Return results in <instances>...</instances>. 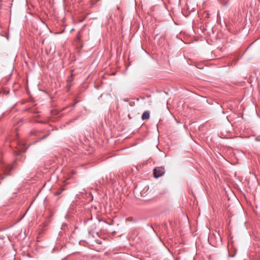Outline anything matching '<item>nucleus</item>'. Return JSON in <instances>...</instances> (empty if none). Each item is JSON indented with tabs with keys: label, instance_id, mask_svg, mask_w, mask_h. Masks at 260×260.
<instances>
[{
	"label": "nucleus",
	"instance_id": "5",
	"mask_svg": "<svg viewBox=\"0 0 260 260\" xmlns=\"http://www.w3.org/2000/svg\"><path fill=\"white\" fill-rule=\"evenodd\" d=\"M37 132L35 130H33V131H31L30 132V135H37Z\"/></svg>",
	"mask_w": 260,
	"mask_h": 260
},
{
	"label": "nucleus",
	"instance_id": "3",
	"mask_svg": "<svg viewBox=\"0 0 260 260\" xmlns=\"http://www.w3.org/2000/svg\"><path fill=\"white\" fill-rule=\"evenodd\" d=\"M150 114L148 111L144 112L142 115V120H146L149 118Z\"/></svg>",
	"mask_w": 260,
	"mask_h": 260
},
{
	"label": "nucleus",
	"instance_id": "6",
	"mask_svg": "<svg viewBox=\"0 0 260 260\" xmlns=\"http://www.w3.org/2000/svg\"><path fill=\"white\" fill-rule=\"evenodd\" d=\"M61 191H60V192H56V193H55V194H55V196H59V195L61 193Z\"/></svg>",
	"mask_w": 260,
	"mask_h": 260
},
{
	"label": "nucleus",
	"instance_id": "1",
	"mask_svg": "<svg viewBox=\"0 0 260 260\" xmlns=\"http://www.w3.org/2000/svg\"><path fill=\"white\" fill-rule=\"evenodd\" d=\"M1 157L2 154L0 152V167L6 175H9L12 168L3 162L1 160Z\"/></svg>",
	"mask_w": 260,
	"mask_h": 260
},
{
	"label": "nucleus",
	"instance_id": "7",
	"mask_svg": "<svg viewBox=\"0 0 260 260\" xmlns=\"http://www.w3.org/2000/svg\"><path fill=\"white\" fill-rule=\"evenodd\" d=\"M47 136H44L43 137L40 139V140L44 139L45 138H46Z\"/></svg>",
	"mask_w": 260,
	"mask_h": 260
},
{
	"label": "nucleus",
	"instance_id": "4",
	"mask_svg": "<svg viewBox=\"0 0 260 260\" xmlns=\"http://www.w3.org/2000/svg\"><path fill=\"white\" fill-rule=\"evenodd\" d=\"M236 253V250L234 249L233 250H229V255L231 257H234Z\"/></svg>",
	"mask_w": 260,
	"mask_h": 260
},
{
	"label": "nucleus",
	"instance_id": "2",
	"mask_svg": "<svg viewBox=\"0 0 260 260\" xmlns=\"http://www.w3.org/2000/svg\"><path fill=\"white\" fill-rule=\"evenodd\" d=\"M165 173V169L164 167H156L153 170V175L155 178H158L162 176Z\"/></svg>",
	"mask_w": 260,
	"mask_h": 260
}]
</instances>
